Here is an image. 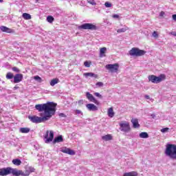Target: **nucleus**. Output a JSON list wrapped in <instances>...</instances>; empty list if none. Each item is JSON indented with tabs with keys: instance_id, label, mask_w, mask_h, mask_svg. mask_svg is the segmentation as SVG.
<instances>
[{
	"instance_id": "f257e3e1",
	"label": "nucleus",
	"mask_w": 176,
	"mask_h": 176,
	"mask_svg": "<svg viewBox=\"0 0 176 176\" xmlns=\"http://www.w3.org/2000/svg\"><path fill=\"white\" fill-rule=\"evenodd\" d=\"M35 108L40 113V116H29L28 119L32 123H43V122H47L49 120L54 113H56V104L53 102H47L45 104H36Z\"/></svg>"
},
{
	"instance_id": "f03ea898",
	"label": "nucleus",
	"mask_w": 176,
	"mask_h": 176,
	"mask_svg": "<svg viewBox=\"0 0 176 176\" xmlns=\"http://www.w3.org/2000/svg\"><path fill=\"white\" fill-rule=\"evenodd\" d=\"M166 156H169L170 159L176 160V145L175 144H167L165 151Z\"/></svg>"
},
{
	"instance_id": "7ed1b4c3",
	"label": "nucleus",
	"mask_w": 176,
	"mask_h": 176,
	"mask_svg": "<svg viewBox=\"0 0 176 176\" xmlns=\"http://www.w3.org/2000/svg\"><path fill=\"white\" fill-rule=\"evenodd\" d=\"M149 82H152V83H160V82H163V80H166V75L160 74L159 76H156L155 75H150L148 77Z\"/></svg>"
},
{
	"instance_id": "20e7f679",
	"label": "nucleus",
	"mask_w": 176,
	"mask_h": 176,
	"mask_svg": "<svg viewBox=\"0 0 176 176\" xmlns=\"http://www.w3.org/2000/svg\"><path fill=\"white\" fill-rule=\"evenodd\" d=\"M146 52L140 50V48L138 47H133L129 51V54L132 56L133 57H141V56H144Z\"/></svg>"
},
{
	"instance_id": "39448f33",
	"label": "nucleus",
	"mask_w": 176,
	"mask_h": 176,
	"mask_svg": "<svg viewBox=\"0 0 176 176\" xmlns=\"http://www.w3.org/2000/svg\"><path fill=\"white\" fill-rule=\"evenodd\" d=\"M120 131H123L124 133H129L131 128H130V123L127 121H122L119 124Z\"/></svg>"
},
{
	"instance_id": "423d86ee",
	"label": "nucleus",
	"mask_w": 176,
	"mask_h": 176,
	"mask_svg": "<svg viewBox=\"0 0 176 176\" xmlns=\"http://www.w3.org/2000/svg\"><path fill=\"white\" fill-rule=\"evenodd\" d=\"M78 30H97V26L96 25H93L92 23H84L78 27Z\"/></svg>"
},
{
	"instance_id": "0eeeda50",
	"label": "nucleus",
	"mask_w": 176,
	"mask_h": 176,
	"mask_svg": "<svg viewBox=\"0 0 176 176\" xmlns=\"http://www.w3.org/2000/svg\"><path fill=\"white\" fill-rule=\"evenodd\" d=\"M106 69H108L109 72L113 73V72H118L119 71V64L115 63V64H109L105 66Z\"/></svg>"
},
{
	"instance_id": "6e6552de",
	"label": "nucleus",
	"mask_w": 176,
	"mask_h": 176,
	"mask_svg": "<svg viewBox=\"0 0 176 176\" xmlns=\"http://www.w3.org/2000/svg\"><path fill=\"white\" fill-rule=\"evenodd\" d=\"M44 138H45V144H49V142H52L53 141V139L54 138V132H53V131H50L49 135V131H47Z\"/></svg>"
},
{
	"instance_id": "1a4fd4ad",
	"label": "nucleus",
	"mask_w": 176,
	"mask_h": 176,
	"mask_svg": "<svg viewBox=\"0 0 176 176\" xmlns=\"http://www.w3.org/2000/svg\"><path fill=\"white\" fill-rule=\"evenodd\" d=\"M9 174H11V168H3L0 169V175L5 176V175H9Z\"/></svg>"
},
{
	"instance_id": "9d476101",
	"label": "nucleus",
	"mask_w": 176,
	"mask_h": 176,
	"mask_svg": "<svg viewBox=\"0 0 176 176\" xmlns=\"http://www.w3.org/2000/svg\"><path fill=\"white\" fill-rule=\"evenodd\" d=\"M0 30L2 32H6V34H14V30L10 29L6 26H1Z\"/></svg>"
},
{
	"instance_id": "9b49d317",
	"label": "nucleus",
	"mask_w": 176,
	"mask_h": 176,
	"mask_svg": "<svg viewBox=\"0 0 176 176\" xmlns=\"http://www.w3.org/2000/svg\"><path fill=\"white\" fill-rule=\"evenodd\" d=\"M60 151L63 153H67V155H71L72 156L75 155V151H74V150H72L67 147L63 148Z\"/></svg>"
},
{
	"instance_id": "f8f14e48",
	"label": "nucleus",
	"mask_w": 176,
	"mask_h": 176,
	"mask_svg": "<svg viewBox=\"0 0 176 176\" xmlns=\"http://www.w3.org/2000/svg\"><path fill=\"white\" fill-rule=\"evenodd\" d=\"M23 80V74H17L14 76V83H20Z\"/></svg>"
},
{
	"instance_id": "ddd939ff",
	"label": "nucleus",
	"mask_w": 176,
	"mask_h": 176,
	"mask_svg": "<svg viewBox=\"0 0 176 176\" xmlns=\"http://www.w3.org/2000/svg\"><path fill=\"white\" fill-rule=\"evenodd\" d=\"M86 107L88 111H92L93 112L98 111V107L96 106L94 104L89 103L86 104Z\"/></svg>"
},
{
	"instance_id": "4468645a",
	"label": "nucleus",
	"mask_w": 176,
	"mask_h": 176,
	"mask_svg": "<svg viewBox=\"0 0 176 176\" xmlns=\"http://www.w3.org/2000/svg\"><path fill=\"white\" fill-rule=\"evenodd\" d=\"M11 174L14 176L23 175V170H17L16 168H11Z\"/></svg>"
},
{
	"instance_id": "2eb2a0df",
	"label": "nucleus",
	"mask_w": 176,
	"mask_h": 176,
	"mask_svg": "<svg viewBox=\"0 0 176 176\" xmlns=\"http://www.w3.org/2000/svg\"><path fill=\"white\" fill-rule=\"evenodd\" d=\"M131 123L133 124L134 129H138V127H140V124H138V120L133 118L131 120Z\"/></svg>"
},
{
	"instance_id": "dca6fc26",
	"label": "nucleus",
	"mask_w": 176,
	"mask_h": 176,
	"mask_svg": "<svg viewBox=\"0 0 176 176\" xmlns=\"http://www.w3.org/2000/svg\"><path fill=\"white\" fill-rule=\"evenodd\" d=\"M107 53V47H104L100 49V57H105Z\"/></svg>"
},
{
	"instance_id": "f3484780",
	"label": "nucleus",
	"mask_w": 176,
	"mask_h": 176,
	"mask_svg": "<svg viewBox=\"0 0 176 176\" xmlns=\"http://www.w3.org/2000/svg\"><path fill=\"white\" fill-rule=\"evenodd\" d=\"M86 97L91 102H93V101L96 100V98H94V96H93L90 92L86 93Z\"/></svg>"
},
{
	"instance_id": "a211bd4d",
	"label": "nucleus",
	"mask_w": 176,
	"mask_h": 176,
	"mask_svg": "<svg viewBox=\"0 0 176 176\" xmlns=\"http://www.w3.org/2000/svg\"><path fill=\"white\" fill-rule=\"evenodd\" d=\"M64 141V139L63 138V135H59L54 140L53 142L54 144H56L57 142H63Z\"/></svg>"
},
{
	"instance_id": "6ab92c4d",
	"label": "nucleus",
	"mask_w": 176,
	"mask_h": 176,
	"mask_svg": "<svg viewBox=\"0 0 176 176\" xmlns=\"http://www.w3.org/2000/svg\"><path fill=\"white\" fill-rule=\"evenodd\" d=\"M109 118H113L114 115H115V113L113 112V108L112 107H110L109 109H108V112H107Z\"/></svg>"
},
{
	"instance_id": "aec40b11",
	"label": "nucleus",
	"mask_w": 176,
	"mask_h": 176,
	"mask_svg": "<svg viewBox=\"0 0 176 176\" xmlns=\"http://www.w3.org/2000/svg\"><path fill=\"white\" fill-rule=\"evenodd\" d=\"M102 140H103V141H111V140H112V136L111 135L108 134L104 136H102Z\"/></svg>"
},
{
	"instance_id": "412c9836",
	"label": "nucleus",
	"mask_w": 176,
	"mask_h": 176,
	"mask_svg": "<svg viewBox=\"0 0 176 176\" xmlns=\"http://www.w3.org/2000/svg\"><path fill=\"white\" fill-rule=\"evenodd\" d=\"M123 176H138V173L135 171L126 173Z\"/></svg>"
},
{
	"instance_id": "4be33fe9",
	"label": "nucleus",
	"mask_w": 176,
	"mask_h": 176,
	"mask_svg": "<svg viewBox=\"0 0 176 176\" xmlns=\"http://www.w3.org/2000/svg\"><path fill=\"white\" fill-rule=\"evenodd\" d=\"M84 76H91V78H98V75L95 74L94 73H85L84 74Z\"/></svg>"
},
{
	"instance_id": "5701e85b",
	"label": "nucleus",
	"mask_w": 176,
	"mask_h": 176,
	"mask_svg": "<svg viewBox=\"0 0 176 176\" xmlns=\"http://www.w3.org/2000/svg\"><path fill=\"white\" fill-rule=\"evenodd\" d=\"M30 131V128L23 127L20 128L19 131L23 133H28Z\"/></svg>"
},
{
	"instance_id": "b1692460",
	"label": "nucleus",
	"mask_w": 176,
	"mask_h": 176,
	"mask_svg": "<svg viewBox=\"0 0 176 176\" xmlns=\"http://www.w3.org/2000/svg\"><path fill=\"white\" fill-rule=\"evenodd\" d=\"M128 30H129V27L125 26L124 28H122L121 29H118L117 30V32L118 34H122V32H126V31H128Z\"/></svg>"
},
{
	"instance_id": "393cba45",
	"label": "nucleus",
	"mask_w": 176,
	"mask_h": 176,
	"mask_svg": "<svg viewBox=\"0 0 176 176\" xmlns=\"http://www.w3.org/2000/svg\"><path fill=\"white\" fill-rule=\"evenodd\" d=\"M58 78H54L50 82V86H55L56 85H57V83H58Z\"/></svg>"
},
{
	"instance_id": "a878e982",
	"label": "nucleus",
	"mask_w": 176,
	"mask_h": 176,
	"mask_svg": "<svg viewBox=\"0 0 176 176\" xmlns=\"http://www.w3.org/2000/svg\"><path fill=\"white\" fill-rule=\"evenodd\" d=\"M140 138H148L149 137V135H148V133L146 132H142L139 135Z\"/></svg>"
},
{
	"instance_id": "bb28decb",
	"label": "nucleus",
	"mask_w": 176,
	"mask_h": 176,
	"mask_svg": "<svg viewBox=\"0 0 176 176\" xmlns=\"http://www.w3.org/2000/svg\"><path fill=\"white\" fill-rule=\"evenodd\" d=\"M22 16L25 20H31V14L28 13H23Z\"/></svg>"
},
{
	"instance_id": "cd10ccee",
	"label": "nucleus",
	"mask_w": 176,
	"mask_h": 176,
	"mask_svg": "<svg viewBox=\"0 0 176 176\" xmlns=\"http://www.w3.org/2000/svg\"><path fill=\"white\" fill-rule=\"evenodd\" d=\"M12 163L14 164V166H20V164H21V160L19 159H14L12 160Z\"/></svg>"
},
{
	"instance_id": "c85d7f7f",
	"label": "nucleus",
	"mask_w": 176,
	"mask_h": 176,
	"mask_svg": "<svg viewBox=\"0 0 176 176\" xmlns=\"http://www.w3.org/2000/svg\"><path fill=\"white\" fill-rule=\"evenodd\" d=\"M47 21L48 23H52L53 21H54V18L53 16H48L47 17Z\"/></svg>"
},
{
	"instance_id": "c756f323",
	"label": "nucleus",
	"mask_w": 176,
	"mask_h": 176,
	"mask_svg": "<svg viewBox=\"0 0 176 176\" xmlns=\"http://www.w3.org/2000/svg\"><path fill=\"white\" fill-rule=\"evenodd\" d=\"M13 78H14V76L12 73H10V72L7 73L6 74L7 79H13Z\"/></svg>"
},
{
	"instance_id": "7c9ffc66",
	"label": "nucleus",
	"mask_w": 176,
	"mask_h": 176,
	"mask_svg": "<svg viewBox=\"0 0 176 176\" xmlns=\"http://www.w3.org/2000/svg\"><path fill=\"white\" fill-rule=\"evenodd\" d=\"M34 80H37V82H39V83H41V82H42V78L41 77H39V76H34Z\"/></svg>"
},
{
	"instance_id": "2f4dec72",
	"label": "nucleus",
	"mask_w": 176,
	"mask_h": 176,
	"mask_svg": "<svg viewBox=\"0 0 176 176\" xmlns=\"http://www.w3.org/2000/svg\"><path fill=\"white\" fill-rule=\"evenodd\" d=\"M75 115H82L83 116V113L80 110L76 109L74 110Z\"/></svg>"
},
{
	"instance_id": "473e14b6",
	"label": "nucleus",
	"mask_w": 176,
	"mask_h": 176,
	"mask_svg": "<svg viewBox=\"0 0 176 176\" xmlns=\"http://www.w3.org/2000/svg\"><path fill=\"white\" fill-rule=\"evenodd\" d=\"M104 6L106 8H112V3H109V2H106L104 3Z\"/></svg>"
},
{
	"instance_id": "72a5a7b5",
	"label": "nucleus",
	"mask_w": 176,
	"mask_h": 176,
	"mask_svg": "<svg viewBox=\"0 0 176 176\" xmlns=\"http://www.w3.org/2000/svg\"><path fill=\"white\" fill-rule=\"evenodd\" d=\"M96 85L98 87H102V86H104V83L102 82H98Z\"/></svg>"
},
{
	"instance_id": "f704fd0d",
	"label": "nucleus",
	"mask_w": 176,
	"mask_h": 176,
	"mask_svg": "<svg viewBox=\"0 0 176 176\" xmlns=\"http://www.w3.org/2000/svg\"><path fill=\"white\" fill-rule=\"evenodd\" d=\"M94 96H96V97H98V98H102V95L100 94L98 92H96Z\"/></svg>"
},
{
	"instance_id": "c9c22d12",
	"label": "nucleus",
	"mask_w": 176,
	"mask_h": 176,
	"mask_svg": "<svg viewBox=\"0 0 176 176\" xmlns=\"http://www.w3.org/2000/svg\"><path fill=\"white\" fill-rule=\"evenodd\" d=\"M153 38H159V34H157V32H153Z\"/></svg>"
},
{
	"instance_id": "e433bc0d",
	"label": "nucleus",
	"mask_w": 176,
	"mask_h": 176,
	"mask_svg": "<svg viewBox=\"0 0 176 176\" xmlns=\"http://www.w3.org/2000/svg\"><path fill=\"white\" fill-rule=\"evenodd\" d=\"M30 173H31L30 171L26 170L25 173H24V172H23L22 176H28V175H30Z\"/></svg>"
},
{
	"instance_id": "4c0bfd02",
	"label": "nucleus",
	"mask_w": 176,
	"mask_h": 176,
	"mask_svg": "<svg viewBox=\"0 0 176 176\" xmlns=\"http://www.w3.org/2000/svg\"><path fill=\"white\" fill-rule=\"evenodd\" d=\"M12 71H14V72H20V69H19V68L16 67H12Z\"/></svg>"
},
{
	"instance_id": "58836bf2",
	"label": "nucleus",
	"mask_w": 176,
	"mask_h": 176,
	"mask_svg": "<svg viewBox=\"0 0 176 176\" xmlns=\"http://www.w3.org/2000/svg\"><path fill=\"white\" fill-rule=\"evenodd\" d=\"M84 65H85V67H87V68H89V67H90V63H89L88 61H85V62L84 63Z\"/></svg>"
},
{
	"instance_id": "ea45409f",
	"label": "nucleus",
	"mask_w": 176,
	"mask_h": 176,
	"mask_svg": "<svg viewBox=\"0 0 176 176\" xmlns=\"http://www.w3.org/2000/svg\"><path fill=\"white\" fill-rule=\"evenodd\" d=\"M169 129L168 128H164L162 129H161V132L162 133H167V131H168Z\"/></svg>"
},
{
	"instance_id": "a19ab883",
	"label": "nucleus",
	"mask_w": 176,
	"mask_h": 176,
	"mask_svg": "<svg viewBox=\"0 0 176 176\" xmlns=\"http://www.w3.org/2000/svg\"><path fill=\"white\" fill-rule=\"evenodd\" d=\"M144 98H145L146 100H150V101H153V99L151 98V97L149 96V95H145V96H144Z\"/></svg>"
},
{
	"instance_id": "79ce46f5",
	"label": "nucleus",
	"mask_w": 176,
	"mask_h": 176,
	"mask_svg": "<svg viewBox=\"0 0 176 176\" xmlns=\"http://www.w3.org/2000/svg\"><path fill=\"white\" fill-rule=\"evenodd\" d=\"M92 102H94V104H96V105H100V102H98V100H94Z\"/></svg>"
},
{
	"instance_id": "37998d69",
	"label": "nucleus",
	"mask_w": 176,
	"mask_h": 176,
	"mask_svg": "<svg viewBox=\"0 0 176 176\" xmlns=\"http://www.w3.org/2000/svg\"><path fill=\"white\" fill-rule=\"evenodd\" d=\"M120 16L119 15H118V14H113V19H120Z\"/></svg>"
},
{
	"instance_id": "c03bdc74",
	"label": "nucleus",
	"mask_w": 176,
	"mask_h": 176,
	"mask_svg": "<svg viewBox=\"0 0 176 176\" xmlns=\"http://www.w3.org/2000/svg\"><path fill=\"white\" fill-rule=\"evenodd\" d=\"M169 34L173 35V36H176V32H170Z\"/></svg>"
},
{
	"instance_id": "a18cd8bd",
	"label": "nucleus",
	"mask_w": 176,
	"mask_h": 176,
	"mask_svg": "<svg viewBox=\"0 0 176 176\" xmlns=\"http://www.w3.org/2000/svg\"><path fill=\"white\" fill-rule=\"evenodd\" d=\"M78 105H83V100H79L78 102Z\"/></svg>"
},
{
	"instance_id": "49530a36",
	"label": "nucleus",
	"mask_w": 176,
	"mask_h": 176,
	"mask_svg": "<svg viewBox=\"0 0 176 176\" xmlns=\"http://www.w3.org/2000/svg\"><path fill=\"white\" fill-rule=\"evenodd\" d=\"M59 116H60L61 118H67V116H65V114L61 113L59 114Z\"/></svg>"
},
{
	"instance_id": "de8ad7c7",
	"label": "nucleus",
	"mask_w": 176,
	"mask_h": 176,
	"mask_svg": "<svg viewBox=\"0 0 176 176\" xmlns=\"http://www.w3.org/2000/svg\"><path fill=\"white\" fill-rule=\"evenodd\" d=\"M165 13L164 12L162 11L160 13V17H163V16H164Z\"/></svg>"
},
{
	"instance_id": "09e8293b",
	"label": "nucleus",
	"mask_w": 176,
	"mask_h": 176,
	"mask_svg": "<svg viewBox=\"0 0 176 176\" xmlns=\"http://www.w3.org/2000/svg\"><path fill=\"white\" fill-rule=\"evenodd\" d=\"M172 18H173V20H174V21H176V14H173Z\"/></svg>"
},
{
	"instance_id": "8fccbe9b",
	"label": "nucleus",
	"mask_w": 176,
	"mask_h": 176,
	"mask_svg": "<svg viewBox=\"0 0 176 176\" xmlns=\"http://www.w3.org/2000/svg\"><path fill=\"white\" fill-rule=\"evenodd\" d=\"M89 3H91V5H96V2H94V1L89 2Z\"/></svg>"
},
{
	"instance_id": "3c124183",
	"label": "nucleus",
	"mask_w": 176,
	"mask_h": 176,
	"mask_svg": "<svg viewBox=\"0 0 176 176\" xmlns=\"http://www.w3.org/2000/svg\"><path fill=\"white\" fill-rule=\"evenodd\" d=\"M151 116H152V118H153V119H155V114H152Z\"/></svg>"
},
{
	"instance_id": "603ef678",
	"label": "nucleus",
	"mask_w": 176,
	"mask_h": 176,
	"mask_svg": "<svg viewBox=\"0 0 176 176\" xmlns=\"http://www.w3.org/2000/svg\"><path fill=\"white\" fill-rule=\"evenodd\" d=\"M2 2H3V0H0V3H2Z\"/></svg>"
}]
</instances>
